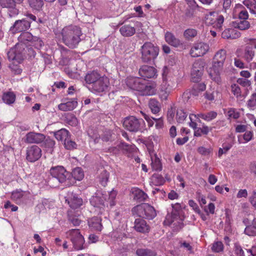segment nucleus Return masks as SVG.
<instances>
[{
  "label": "nucleus",
  "mask_w": 256,
  "mask_h": 256,
  "mask_svg": "<svg viewBox=\"0 0 256 256\" xmlns=\"http://www.w3.org/2000/svg\"><path fill=\"white\" fill-rule=\"evenodd\" d=\"M166 226H170L174 230L178 231L184 226L183 220L176 214H168L164 222Z\"/></svg>",
  "instance_id": "obj_12"
},
{
  "label": "nucleus",
  "mask_w": 256,
  "mask_h": 256,
  "mask_svg": "<svg viewBox=\"0 0 256 256\" xmlns=\"http://www.w3.org/2000/svg\"><path fill=\"white\" fill-rule=\"evenodd\" d=\"M55 145V142L52 139L48 137L47 138H46L44 142H42V146L48 150H52L54 148Z\"/></svg>",
  "instance_id": "obj_54"
},
{
  "label": "nucleus",
  "mask_w": 256,
  "mask_h": 256,
  "mask_svg": "<svg viewBox=\"0 0 256 256\" xmlns=\"http://www.w3.org/2000/svg\"><path fill=\"white\" fill-rule=\"evenodd\" d=\"M188 114L182 109H178L176 112V119L178 123H182L186 120Z\"/></svg>",
  "instance_id": "obj_51"
},
{
  "label": "nucleus",
  "mask_w": 256,
  "mask_h": 256,
  "mask_svg": "<svg viewBox=\"0 0 256 256\" xmlns=\"http://www.w3.org/2000/svg\"><path fill=\"white\" fill-rule=\"evenodd\" d=\"M0 6L3 8H12L14 14H17L18 10L16 8V6L12 0H0Z\"/></svg>",
  "instance_id": "obj_38"
},
{
  "label": "nucleus",
  "mask_w": 256,
  "mask_h": 256,
  "mask_svg": "<svg viewBox=\"0 0 256 256\" xmlns=\"http://www.w3.org/2000/svg\"><path fill=\"white\" fill-rule=\"evenodd\" d=\"M26 195V192L22 190H16L12 192L11 198L16 204H19L23 202Z\"/></svg>",
  "instance_id": "obj_26"
},
{
  "label": "nucleus",
  "mask_w": 256,
  "mask_h": 256,
  "mask_svg": "<svg viewBox=\"0 0 256 256\" xmlns=\"http://www.w3.org/2000/svg\"><path fill=\"white\" fill-rule=\"evenodd\" d=\"M84 80L86 83L90 85V90L95 94L105 93L110 88L109 78L104 75L102 76L96 70L88 72Z\"/></svg>",
  "instance_id": "obj_2"
},
{
  "label": "nucleus",
  "mask_w": 256,
  "mask_h": 256,
  "mask_svg": "<svg viewBox=\"0 0 256 256\" xmlns=\"http://www.w3.org/2000/svg\"><path fill=\"white\" fill-rule=\"evenodd\" d=\"M213 149L212 147L206 148L204 146H200L198 148V152L201 155L208 156L212 153Z\"/></svg>",
  "instance_id": "obj_53"
},
{
  "label": "nucleus",
  "mask_w": 256,
  "mask_h": 256,
  "mask_svg": "<svg viewBox=\"0 0 256 256\" xmlns=\"http://www.w3.org/2000/svg\"><path fill=\"white\" fill-rule=\"evenodd\" d=\"M159 48L150 42H145L141 47L142 60L148 62L154 60L158 56Z\"/></svg>",
  "instance_id": "obj_5"
},
{
  "label": "nucleus",
  "mask_w": 256,
  "mask_h": 256,
  "mask_svg": "<svg viewBox=\"0 0 256 256\" xmlns=\"http://www.w3.org/2000/svg\"><path fill=\"white\" fill-rule=\"evenodd\" d=\"M66 202L72 209L79 208L82 204V200L76 194H71L66 199Z\"/></svg>",
  "instance_id": "obj_20"
},
{
  "label": "nucleus",
  "mask_w": 256,
  "mask_h": 256,
  "mask_svg": "<svg viewBox=\"0 0 256 256\" xmlns=\"http://www.w3.org/2000/svg\"><path fill=\"white\" fill-rule=\"evenodd\" d=\"M204 96L206 99L208 100L212 101L215 98H220V94L218 91L215 90L214 89H210L207 90Z\"/></svg>",
  "instance_id": "obj_40"
},
{
  "label": "nucleus",
  "mask_w": 256,
  "mask_h": 256,
  "mask_svg": "<svg viewBox=\"0 0 256 256\" xmlns=\"http://www.w3.org/2000/svg\"><path fill=\"white\" fill-rule=\"evenodd\" d=\"M72 176L75 180H80L84 177V173L82 169L78 167L73 170Z\"/></svg>",
  "instance_id": "obj_48"
},
{
  "label": "nucleus",
  "mask_w": 256,
  "mask_h": 256,
  "mask_svg": "<svg viewBox=\"0 0 256 256\" xmlns=\"http://www.w3.org/2000/svg\"><path fill=\"white\" fill-rule=\"evenodd\" d=\"M236 11L238 12V20H247L248 18V12L240 4L236 5Z\"/></svg>",
  "instance_id": "obj_39"
},
{
  "label": "nucleus",
  "mask_w": 256,
  "mask_h": 256,
  "mask_svg": "<svg viewBox=\"0 0 256 256\" xmlns=\"http://www.w3.org/2000/svg\"><path fill=\"white\" fill-rule=\"evenodd\" d=\"M16 96L13 92H6L3 94L2 100L7 104H11L14 102Z\"/></svg>",
  "instance_id": "obj_34"
},
{
  "label": "nucleus",
  "mask_w": 256,
  "mask_h": 256,
  "mask_svg": "<svg viewBox=\"0 0 256 256\" xmlns=\"http://www.w3.org/2000/svg\"><path fill=\"white\" fill-rule=\"evenodd\" d=\"M165 182L163 176L159 174H154L151 178V182L154 186L162 185Z\"/></svg>",
  "instance_id": "obj_45"
},
{
  "label": "nucleus",
  "mask_w": 256,
  "mask_h": 256,
  "mask_svg": "<svg viewBox=\"0 0 256 256\" xmlns=\"http://www.w3.org/2000/svg\"><path fill=\"white\" fill-rule=\"evenodd\" d=\"M133 214H136L138 216L149 220L153 219L156 215L154 207L148 204L138 205L132 209Z\"/></svg>",
  "instance_id": "obj_6"
},
{
  "label": "nucleus",
  "mask_w": 256,
  "mask_h": 256,
  "mask_svg": "<svg viewBox=\"0 0 256 256\" xmlns=\"http://www.w3.org/2000/svg\"><path fill=\"white\" fill-rule=\"evenodd\" d=\"M109 173L104 168H101L100 170V173L98 176V180L100 184L106 186L109 178Z\"/></svg>",
  "instance_id": "obj_29"
},
{
  "label": "nucleus",
  "mask_w": 256,
  "mask_h": 256,
  "mask_svg": "<svg viewBox=\"0 0 256 256\" xmlns=\"http://www.w3.org/2000/svg\"><path fill=\"white\" fill-rule=\"evenodd\" d=\"M230 256H245L244 251L240 246L235 244Z\"/></svg>",
  "instance_id": "obj_52"
},
{
  "label": "nucleus",
  "mask_w": 256,
  "mask_h": 256,
  "mask_svg": "<svg viewBox=\"0 0 256 256\" xmlns=\"http://www.w3.org/2000/svg\"><path fill=\"white\" fill-rule=\"evenodd\" d=\"M62 42L68 48H74L80 41L81 28L76 26H66L62 30Z\"/></svg>",
  "instance_id": "obj_4"
},
{
  "label": "nucleus",
  "mask_w": 256,
  "mask_h": 256,
  "mask_svg": "<svg viewBox=\"0 0 256 256\" xmlns=\"http://www.w3.org/2000/svg\"><path fill=\"white\" fill-rule=\"evenodd\" d=\"M254 49L250 46H245L244 50V58L248 62H250L254 56Z\"/></svg>",
  "instance_id": "obj_43"
},
{
  "label": "nucleus",
  "mask_w": 256,
  "mask_h": 256,
  "mask_svg": "<svg viewBox=\"0 0 256 256\" xmlns=\"http://www.w3.org/2000/svg\"><path fill=\"white\" fill-rule=\"evenodd\" d=\"M134 228L137 232L142 233L148 232L150 230V227L146 222L141 218H136L135 220Z\"/></svg>",
  "instance_id": "obj_23"
},
{
  "label": "nucleus",
  "mask_w": 256,
  "mask_h": 256,
  "mask_svg": "<svg viewBox=\"0 0 256 256\" xmlns=\"http://www.w3.org/2000/svg\"><path fill=\"white\" fill-rule=\"evenodd\" d=\"M50 173L53 178H56L60 183L66 182L71 176V174L62 166L52 168Z\"/></svg>",
  "instance_id": "obj_11"
},
{
  "label": "nucleus",
  "mask_w": 256,
  "mask_h": 256,
  "mask_svg": "<svg viewBox=\"0 0 256 256\" xmlns=\"http://www.w3.org/2000/svg\"><path fill=\"white\" fill-rule=\"evenodd\" d=\"M244 232L248 236H256V218L253 220L251 224L246 226Z\"/></svg>",
  "instance_id": "obj_37"
},
{
  "label": "nucleus",
  "mask_w": 256,
  "mask_h": 256,
  "mask_svg": "<svg viewBox=\"0 0 256 256\" xmlns=\"http://www.w3.org/2000/svg\"><path fill=\"white\" fill-rule=\"evenodd\" d=\"M212 250L216 252H219L223 250L224 245L221 242H216L214 243L212 248Z\"/></svg>",
  "instance_id": "obj_59"
},
{
  "label": "nucleus",
  "mask_w": 256,
  "mask_h": 256,
  "mask_svg": "<svg viewBox=\"0 0 256 256\" xmlns=\"http://www.w3.org/2000/svg\"><path fill=\"white\" fill-rule=\"evenodd\" d=\"M66 235L72 243L75 250H80L84 248V240L78 229L70 230L66 232Z\"/></svg>",
  "instance_id": "obj_8"
},
{
  "label": "nucleus",
  "mask_w": 256,
  "mask_h": 256,
  "mask_svg": "<svg viewBox=\"0 0 256 256\" xmlns=\"http://www.w3.org/2000/svg\"><path fill=\"white\" fill-rule=\"evenodd\" d=\"M43 45V42L36 36H34L32 42L29 44V46L34 47V48L38 50H40Z\"/></svg>",
  "instance_id": "obj_50"
},
{
  "label": "nucleus",
  "mask_w": 256,
  "mask_h": 256,
  "mask_svg": "<svg viewBox=\"0 0 256 256\" xmlns=\"http://www.w3.org/2000/svg\"><path fill=\"white\" fill-rule=\"evenodd\" d=\"M45 139V135L42 133L30 132L26 136L25 142L28 144H40Z\"/></svg>",
  "instance_id": "obj_16"
},
{
  "label": "nucleus",
  "mask_w": 256,
  "mask_h": 256,
  "mask_svg": "<svg viewBox=\"0 0 256 256\" xmlns=\"http://www.w3.org/2000/svg\"><path fill=\"white\" fill-rule=\"evenodd\" d=\"M174 84H171L168 82L167 79L162 80V82L160 86V96L162 99L166 100L174 89Z\"/></svg>",
  "instance_id": "obj_21"
},
{
  "label": "nucleus",
  "mask_w": 256,
  "mask_h": 256,
  "mask_svg": "<svg viewBox=\"0 0 256 256\" xmlns=\"http://www.w3.org/2000/svg\"><path fill=\"white\" fill-rule=\"evenodd\" d=\"M231 91L237 98L242 97L240 88L237 84H232L231 86Z\"/></svg>",
  "instance_id": "obj_57"
},
{
  "label": "nucleus",
  "mask_w": 256,
  "mask_h": 256,
  "mask_svg": "<svg viewBox=\"0 0 256 256\" xmlns=\"http://www.w3.org/2000/svg\"><path fill=\"white\" fill-rule=\"evenodd\" d=\"M66 235L72 243L75 250H80L84 248V240L78 229L70 230L66 232Z\"/></svg>",
  "instance_id": "obj_7"
},
{
  "label": "nucleus",
  "mask_w": 256,
  "mask_h": 256,
  "mask_svg": "<svg viewBox=\"0 0 256 256\" xmlns=\"http://www.w3.org/2000/svg\"><path fill=\"white\" fill-rule=\"evenodd\" d=\"M64 144L65 148L67 150H73L74 148H76L77 146L76 143L70 140L69 137L64 142Z\"/></svg>",
  "instance_id": "obj_58"
},
{
  "label": "nucleus",
  "mask_w": 256,
  "mask_h": 256,
  "mask_svg": "<svg viewBox=\"0 0 256 256\" xmlns=\"http://www.w3.org/2000/svg\"><path fill=\"white\" fill-rule=\"evenodd\" d=\"M77 106V102L72 100L65 103H62L58 106L59 110L62 111H70L73 110Z\"/></svg>",
  "instance_id": "obj_31"
},
{
  "label": "nucleus",
  "mask_w": 256,
  "mask_h": 256,
  "mask_svg": "<svg viewBox=\"0 0 256 256\" xmlns=\"http://www.w3.org/2000/svg\"><path fill=\"white\" fill-rule=\"evenodd\" d=\"M204 64L200 60H196L192 64L191 70L192 80L193 82H198L202 75Z\"/></svg>",
  "instance_id": "obj_13"
},
{
  "label": "nucleus",
  "mask_w": 256,
  "mask_h": 256,
  "mask_svg": "<svg viewBox=\"0 0 256 256\" xmlns=\"http://www.w3.org/2000/svg\"><path fill=\"white\" fill-rule=\"evenodd\" d=\"M42 156V150L37 146H32L27 148L26 158L30 162H34Z\"/></svg>",
  "instance_id": "obj_15"
},
{
  "label": "nucleus",
  "mask_w": 256,
  "mask_h": 256,
  "mask_svg": "<svg viewBox=\"0 0 256 256\" xmlns=\"http://www.w3.org/2000/svg\"><path fill=\"white\" fill-rule=\"evenodd\" d=\"M117 195L116 191L112 190L109 194V202L110 206H113L116 204V202L114 200L115 198Z\"/></svg>",
  "instance_id": "obj_61"
},
{
  "label": "nucleus",
  "mask_w": 256,
  "mask_h": 256,
  "mask_svg": "<svg viewBox=\"0 0 256 256\" xmlns=\"http://www.w3.org/2000/svg\"><path fill=\"white\" fill-rule=\"evenodd\" d=\"M208 44L204 42H198L194 44L192 48L190 54L193 57L203 56L209 50Z\"/></svg>",
  "instance_id": "obj_14"
},
{
  "label": "nucleus",
  "mask_w": 256,
  "mask_h": 256,
  "mask_svg": "<svg viewBox=\"0 0 256 256\" xmlns=\"http://www.w3.org/2000/svg\"><path fill=\"white\" fill-rule=\"evenodd\" d=\"M246 46L251 47L252 48H256V38H247L246 40Z\"/></svg>",
  "instance_id": "obj_64"
},
{
  "label": "nucleus",
  "mask_w": 256,
  "mask_h": 256,
  "mask_svg": "<svg viewBox=\"0 0 256 256\" xmlns=\"http://www.w3.org/2000/svg\"><path fill=\"white\" fill-rule=\"evenodd\" d=\"M224 114L228 120H231L232 119L237 120L240 116V112L233 108H228L226 110H224Z\"/></svg>",
  "instance_id": "obj_32"
},
{
  "label": "nucleus",
  "mask_w": 256,
  "mask_h": 256,
  "mask_svg": "<svg viewBox=\"0 0 256 256\" xmlns=\"http://www.w3.org/2000/svg\"><path fill=\"white\" fill-rule=\"evenodd\" d=\"M222 36L224 38L234 39L240 37V33L234 28H227L222 32Z\"/></svg>",
  "instance_id": "obj_30"
},
{
  "label": "nucleus",
  "mask_w": 256,
  "mask_h": 256,
  "mask_svg": "<svg viewBox=\"0 0 256 256\" xmlns=\"http://www.w3.org/2000/svg\"><path fill=\"white\" fill-rule=\"evenodd\" d=\"M164 38L166 42L174 47L178 48L182 45L181 41L171 32H166L164 35Z\"/></svg>",
  "instance_id": "obj_22"
},
{
  "label": "nucleus",
  "mask_w": 256,
  "mask_h": 256,
  "mask_svg": "<svg viewBox=\"0 0 256 256\" xmlns=\"http://www.w3.org/2000/svg\"><path fill=\"white\" fill-rule=\"evenodd\" d=\"M30 26V22L25 18L18 20L11 27L10 30L14 32H22L28 30Z\"/></svg>",
  "instance_id": "obj_19"
},
{
  "label": "nucleus",
  "mask_w": 256,
  "mask_h": 256,
  "mask_svg": "<svg viewBox=\"0 0 256 256\" xmlns=\"http://www.w3.org/2000/svg\"><path fill=\"white\" fill-rule=\"evenodd\" d=\"M30 6L33 9L40 10L44 6L43 0H28Z\"/></svg>",
  "instance_id": "obj_46"
},
{
  "label": "nucleus",
  "mask_w": 256,
  "mask_h": 256,
  "mask_svg": "<svg viewBox=\"0 0 256 256\" xmlns=\"http://www.w3.org/2000/svg\"><path fill=\"white\" fill-rule=\"evenodd\" d=\"M218 16L216 12H210L206 14L204 17L205 23L208 26H212L216 20Z\"/></svg>",
  "instance_id": "obj_41"
},
{
  "label": "nucleus",
  "mask_w": 256,
  "mask_h": 256,
  "mask_svg": "<svg viewBox=\"0 0 256 256\" xmlns=\"http://www.w3.org/2000/svg\"><path fill=\"white\" fill-rule=\"evenodd\" d=\"M131 146L126 143L122 142L116 146L110 147L108 148V151L110 152H112L114 154H117L120 150H124L127 152H130Z\"/></svg>",
  "instance_id": "obj_33"
},
{
  "label": "nucleus",
  "mask_w": 256,
  "mask_h": 256,
  "mask_svg": "<svg viewBox=\"0 0 256 256\" xmlns=\"http://www.w3.org/2000/svg\"><path fill=\"white\" fill-rule=\"evenodd\" d=\"M151 166L153 170L158 171L162 170V164L160 159L156 156L154 158H151Z\"/></svg>",
  "instance_id": "obj_49"
},
{
  "label": "nucleus",
  "mask_w": 256,
  "mask_h": 256,
  "mask_svg": "<svg viewBox=\"0 0 256 256\" xmlns=\"http://www.w3.org/2000/svg\"><path fill=\"white\" fill-rule=\"evenodd\" d=\"M142 85V90H140L142 95L151 96L155 94L156 88L154 84H148L144 80Z\"/></svg>",
  "instance_id": "obj_24"
},
{
  "label": "nucleus",
  "mask_w": 256,
  "mask_h": 256,
  "mask_svg": "<svg viewBox=\"0 0 256 256\" xmlns=\"http://www.w3.org/2000/svg\"><path fill=\"white\" fill-rule=\"evenodd\" d=\"M112 133L110 130H105L102 136L103 141L108 142L112 138Z\"/></svg>",
  "instance_id": "obj_62"
},
{
  "label": "nucleus",
  "mask_w": 256,
  "mask_h": 256,
  "mask_svg": "<svg viewBox=\"0 0 256 256\" xmlns=\"http://www.w3.org/2000/svg\"><path fill=\"white\" fill-rule=\"evenodd\" d=\"M89 226L92 230L98 232H100L102 230V224H101V219L98 217H94L88 221Z\"/></svg>",
  "instance_id": "obj_28"
},
{
  "label": "nucleus",
  "mask_w": 256,
  "mask_h": 256,
  "mask_svg": "<svg viewBox=\"0 0 256 256\" xmlns=\"http://www.w3.org/2000/svg\"><path fill=\"white\" fill-rule=\"evenodd\" d=\"M214 24H212L216 30L221 31L222 30V26L224 22V17L222 15H219Z\"/></svg>",
  "instance_id": "obj_47"
},
{
  "label": "nucleus",
  "mask_w": 256,
  "mask_h": 256,
  "mask_svg": "<svg viewBox=\"0 0 256 256\" xmlns=\"http://www.w3.org/2000/svg\"><path fill=\"white\" fill-rule=\"evenodd\" d=\"M56 138L58 140L64 141L69 137V132L64 128H62L56 132H53Z\"/></svg>",
  "instance_id": "obj_35"
},
{
  "label": "nucleus",
  "mask_w": 256,
  "mask_h": 256,
  "mask_svg": "<svg viewBox=\"0 0 256 256\" xmlns=\"http://www.w3.org/2000/svg\"><path fill=\"white\" fill-rule=\"evenodd\" d=\"M132 193L134 199L138 202H144L148 198L146 194L138 188H134L132 189Z\"/></svg>",
  "instance_id": "obj_27"
},
{
  "label": "nucleus",
  "mask_w": 256,
  "mask_h": 256,
  "mask_svg": "<svg viewBox=\"0 0 256 256\" xmlns=\"http://www.w3.org/2000/svg\"><path fill=\"white\" fill-rule=\"evenodd\" d=\"M138 72L140 76L144 78L143 80H145V78H154L156 74V70L153 66L144 65L140 67Z\"/></svg>",
  "instance_id": "obj_18"
},
{
  "label": "nucleus",
  "mask_w": 256,
  "mask_h": 256,
  "mask_svg": "<svg viewBox=\"0 0 256 256\" xmlns=\"http://www.w3.org/2000/svg\"><path fill=\"white\" fill-rule=\"evenodd\" d=\"M90 202L94 207L102 208L104 206V200L98 194H96L90 199Z\"/></svg>",
  "instance_id": "obj_36"
},
{
  "label": "nucleus",
  "mask_w": 256,
  "mask_h": 256,
  "mask_svg": "<svg viewBox=\"0 0 256 256\" xmlns=\"http://www.w3.org/2000/svg\"><path fill=\"white\" fill-rule=\"evenodd\" d=\"M144 124V122L142 119L138 118L134 116L126 117L123 122L124 128L132 132H137L140 130Z\"/></svg>",
  "instance_id": "obj_9"
},
{
  "label": "nucleus",
  "mask_w": 256,
  "mask_h": 256,
  "mask_svg": "<svg viewBox=\"0 0 256 256\" xmlns=\"http://www.w3.org/2000/svg\"><path fill=\"white\" fill-rule=\"evenodd\" d=\"M143 116L144 119L146 120L147 122L148 123V125L149 127H152L153 126L154 124V122H156L157 118H155L152 117L142 112H140Z\"/></svg>",
  "instance_id": "obj_60"
},
{
  "label": "nucleus",
  "mask_w": 256,
  "mask_h": 256,
  "mask_svg": "<svg viewBox=\"0 0 256 256\" xmlns=\"http://www.w3.org/2000/svg\"><path fill=\"white\" fill-rule=\"evenodd\" d=\"M226 58V51L224 48L218 50L214 55L212 66L208 72L210 78L218 84L221 82L220 73L222 70L224 62Z\"/></svg>",
  "instance_id": "obj_3"
},
{
  "label": "nucleus",
  "mask_w": 256,
  "mask_h": 256,
  "mask_svg": "<svg viewBox=\"0 0 256 256\" xmlns=\"http://www.w3.org/2000/svg\"><path fill=\"white\" fill-rule=\"evenodd\" d=\"M34 37L30 32H22L18 38V42L7 52L8 58L12 62L9 68L15 74L21 73L22 70L18 64L26 58V46H29Z\"/></svg>",
  "instance_id": "obj_1"
},
{
  "label": "nucleus",
  "mask_w": 256,
  "mask_h": 256,
  "mask_svg": "<svg viewBox=\"0 0 256 256\" xmlns=\"http://www.w3.org/2000/svg\"><path fill=\"white\" fill-rule=\"evenodd\" d=\"M138 256H155V253L148 249H138L136 252Z\"/></svg>",
  "instance_id": "obj_55"
},
{
  "label": "nucleus",
  "mask_w": 256,
  "mask_h": 256,
  "mask_svg": "<svg viewBox=\"0 0 256 256\" xmlns=\"http://www.w3.org/2000/svg\"><path fill=\"white\" fill-rule=\"evenodd\" d=\"M234 26L240 30H246L250 27V24L247 20H238L235 22Z\"/></svg>",
  "instance_id": "obj_44"
},
{
  "label": "nucleus",
  "mask_w": 256,
  "mask_h": 256,
  "mask_svg": "<svg viewBox=\"0 0 256 256\" xmlns=\"http://www.w3.org/2000/svg\"><path fill=\"white\" fill-rule=\"evenodd\" d=\"M247 106L249 108H254L256 106V93H254L250 98L247 102Z\"/></svg>",
  "instance_id": "obj_63"
},
{
  "label": "nucleus",
  "mask_w": 256,
  "mask_h": 256,
  "mask_svg": "<svg viewBox=\"0 0 256 256\" xmlns=\"http://www.w3.org/2000/svg\"><path fill=\"white\" fill-rule=\"evenodd\" d=\"M143 82H144V80L136 77H129L126 80V84L128 88L138 92L142 90Z\"/></svg>",
  "instance_id": "obj_17"
},
{
  "label": "nucleus",
  "mask_w": 256,
  "mask_h": 256,
  "mask_svg": "<svg viewBox=\"0 0 256 256\" xmlns=\"http://www.w3.org/2000/svg\"><path fill=\"white\" fill-rule=\"evenodd\" d=\"M148 106L153 114L158 113L160 110V104L155 99H150L148 102Z\"/></svg>",
  "instance_id": "obj_42"
},
{
  "label": "nucleus",
  "mask_w": 256,
  "mask_h": 256,
  "mask_svg": "<svg viewBox=\"0 0 256 256\" xmlns=\"http://www.w3.org/2000/svg\"><path fill=\"white\" fill-rule=\"evenodd\" d=\"M120 34L125 37L132 36L136 33V28L130 24H124L120 28Z\"/></svg>",
  "instance_id": "obj_25"
},
{
  "label": "nucleus",
  "mask_w": 256,
  "mask_h": 256,
  "mask_svg": "<svg viewBox=\"0 0 256 256\" xmlns=\"http://www.w3.org/2000/svg\"><path fill=\"white\" fill-rule=\"evenodd\" d=\"M218 114L215 111H210L206 113H199L197 114H190V127L192 128H196L197 126L196 122H195L194 118L197 119L198 122H200L201 120L200 118L203 119L206 122H210L216 118Z\"/></svg>",
  "instance_id": "obj_10"
},
{
  "label": "nucleus",
  "mask_w": 256,
  "mask_h": 256,
  "mask_svg": "<svg viewBox=\"0 0 256 256\" xmlns=\"http://www.w3.org/2000/svg\"><path fill=\"white\" fill-rule=\"evenodd\" d=\"M197 35V30L194 28H188L184 33V36L186 39H190Z\"/></svg>",
  "instance_id": "obj_56"
}]
</instances>
